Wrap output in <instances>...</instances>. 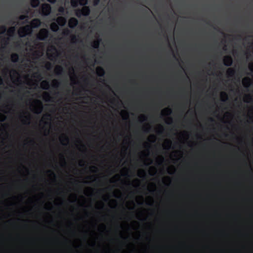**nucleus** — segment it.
I'll return each mask as SVG.
<instances>
[{
	"label": "nucleus",
	"instance_id": "nucleus-1",
	"mask_svg": "<svg viewBox=\"0 0 253 253\" xmlns=\"http://www.w3.org/2000/svg\"><path fill=\"white\" fill-rule=\"evenodd\" d=\"M33 43V47L30 45L27 46L30 49V52L25 54L27 60L21 64V66L24 65L22 69L27 73L22 77V84L17 92V97L21 100L27 96L26 94L29 93L32 88H36L42 79V75L38 69L39 64L38 62L43 55V45L36 42Z\"/></svg>",
	"mask_w": 253,
	"mask_h": 253
},
{
	"label": "nucleus",
	"instance_id": "nucleus-2",
	"mask_svg": "<svg viewBox=\"0 0 253 253\" xmlns=\"http://www.w3.org/2000/svg\"><path fill=\"white\" fill-rule=\"evenodd\" d=\"M1 73L4 79L7 80L9 77L11 81V83L8 81L6 82V86L5 88L8 89L11 88L10 91L17 96V91L19 90L20 86L22 84V79L20 74L15 69H11L9 66L4 67L1 69Z\"/></svg>",
	"mask_w": 253,
	"mask_h": 253
},
{
	"label": "nucleus",
	"instance_id": "nucleus-3",
	"mask_svg": "<svg viewBox=\"0 0 253 253\" xmlns=\"http://www.w3.org/2000/svg\"><path fill=\"white\" fill-rule=\"evenodd\" d=\"M142 145L144 149L138 152L139 159L144 165H150L153 163V160L150 157L151 145L149 142H144Z\"/></svg>",
	"mask_w": 253,
	"mask_h": 253
},
{
	"label": "nucleus",
	"instance_id": "nucleus-4",
	"mask_svg": "<svg viewBox=\"0 0 253 253\" xmlns=\"http://www.w3.org/2000/svg\"><path fill=\"white\" fill-rule=\"evenodd\" d=\"M41 21L38 19L32 20L30 23V25H26L20 27L18 31V35L21 37H24L27 35H31L32 33V29L36 28L40 26Z\"/></svg>",
	"mask_w": 253,
	"mask_h": 253
},
{
	"label": "nucleus",
	"instance_id": "nucleus-5",
	"mask_svg": "<svg viewBox=\"0 0 253 253\" xmlns=\"http://www.w3.org/2000/svg\"><path fill=\"white\" fill-rule=\"evenodd\" d=\"M48 36V30L46 29H42L40 30L39 33L37 35V40H35L33 41H28L26 44V47H25V50L26 51L25 52V54H28V52H30V49L27 48V46H29V45H31L32 47H33L34 44L33 42H37L38 43H42L43 45V54L44 53L45 47L43 43L40 42L38 40L40 41H44L45 40Z\"/></svg>",
	"mask_w": 253,
	"mask_h": 253
},
{
	"label": "nucleus",
	"instance_id": "nucleus-6",
	"mask_svg": "<svg viewBox=\"0 0 253 253\" xmlns=\"http://www.w3.org/2000/svg\"><path fill=\"white\" fill-rule=\"evenodd\" d=\"M128 147L129 146L124 145L120 152L112 154V158L117 164H120L124 161L127 154Z\"/></svg>",
	"mask_w": 253,
	"mask_h": 253
},
{
	"label": "nucleus",
	"instance_id": "nucleus-7",
	"mask_svg": "<svg viewBox=\"0 0 253 253\" xmlns=\"http://www.w3.org/2000/svg\"><path fill=\"white\" fill-rule=\"evenodd\" d=\"M15 110V104L14 101L8 99L1 105V111L5 113L13 114Z\"/></svg>",
	"mask_w": 253,
	"mask_h": 253
},
{
	"label": "nucleus",
	"instance_id": "nucleus-8",
	"mask_svg": "<svg viewBox=\"0 0 253 253\" xmlns=\"http://www.w3.org/2000/svg\"><path fill=\"white\" fill-rule=\"evenodd\" d=\"M30 110L34 113L36 114H41L43 109L42 101L39 99H35L32 101L30 105Z\"/></svg>",
	"mask_w": 253,
	"mask_h": 253
},
{
	"label": "nucleus",
	"instance_id": "nucleus-9",
	"mask_svg": "<svg viewBox=\"0 0 253 253\" xmlns=\"http://www.w3.org/2000/svg\"><path fill=\"white\" fill-rule=\"evenodd\" d=\"M18 118L24 125L29 126L31 123L32 116L27 111H22L18 114Z\"/></svg>",
	"mask_w": 253,
	"mask_h": 253
},
{
	"label": "nucleus",
	"instance_id": "nucleus-10",
	"mask_svg": "<svg viewBox=\"0 0 253 253\" xmlns=\"http://www.w3.org/2000/svg\"><path fill=\"white\" fill-rule=\"evenodd\" d=\"M183 154V152L180 150L172 151L169 154L170 162L173 164H176L182 159Z\"/></svg>",
	"mask_w": 253,
	"mask_h": 253
},
{
	"label": "nucleus",
	"instance_id": "nucleus-11",
	"mask_svg": "<svg viewBox=\"0 0 253 253\" xmlns=\"http://www.w3.org/2000/svg\"><path fill=\"white\" fill-rule=\"evenodd\" d=\"M46 54L49 60L56 61L59 55V53L54 46L50 45L47 47Z\"/></svg>",
	"mask_w": 253,
	"mask_h": 253
},
{
	"label": "nucleus",
	"instance_id": "nucleus-12",
	"mask_svg": "<svg viewBox=\"0 0 253 253\" xmlns=\"http://www.w3.org/2000/svg\"><path fill=\"white\" fill-rule=\"evenodd\" d=\"M42 97L43 100L45 102H56L59 104L62 103L61 97L56 100L54 97L51 96L50 92L47 91L43 92Z\"/></svg>",
	"mask_w": 253,
	"mask_h": 253
},
{
	"label": "nucleus",
	"instance_id": "nucleus-13",
	"mask_svg": "<svg viewBox=\"0 0 253 253\" xmlns=\"http://www.w3.org/2000/svg\"><path fill=\"white\" fill-rule=\"evenodd\" d=\"M68 74L71 81L70 85L74 86V85L78 84H79L78 77L73 66L69 67Z\"/></svg>",
	"mask_w": 253,
	"mask_h": 253
},
{
	"label": "nucleus",
	"instance_id": "nucleus-14",
	"mask_svg": "<svg viewBox=\"0 0 253 253\" xmlns=\"http://www.w3.org/2000/svg\"><path fill=\"white\" fill-rule=\"evenodd\" d=\"M55 111L53 110L50 113H46L44 114L40 121V126L43 125L45 126H49L50 125L51 115L55 113Z\"/></svg>",
	"mask_w": 253,
	"mask_h": 253
},
{
	"label": "nucleus",
	"instance_id": "nucleus-15",
	"mask_svg": "<svg viewBox=\"0 0 253 253\" xmlns=\"http://www.w3.org/2000/svg\"><path fill=\"white\" fill-rule=\"evenodd\" d=\"M156 165L159 167L164 166L166 162L165 157L161 154H155L154 156Z\"/></svg>",
	"mask_w": 253,
	"mask_h": 253
},
{
	"label": "nucleus",
	"instance_id": "nucleus-16",
	"mask_svg": "<svg viewBox=\"0 0 253 253\" xmlns=\"http://www.w3.org/2000/svg\"><path fill=\"white\" fill-rule=\"evenodd\" d=\"M90 13V9L88 6H84L81 9H77L76 11V15L78 17L82 16H88Z\"/></svg>",
	"mask_w": 253,
	"mask_h": 253
},
{
	"label": "nucleus",
	"instance_id": "nucleus-17",
	"mask_svg": "<svg viewBox=\"0 0 253 253\" xmlns=\"http://www.w3.org/2000/svg\"><path fill=\"white\" fill-rule=\"evenodd\" d=\"M59 140L62 145L67 146L69 144L70 138L66 133H62L59 136Z\"/></svg>",
	"mask_w": 253,
	"mask_h": 253
},
{
	"label": "nucleus",
	"instance_id": "nucleus-18",
	"mask_svg": "<svg viewBox=\"0 0 253 253\" xmlns=\"http://www.w3.org/2000/svg\"><path fill=\"white\" fill-rule=\"evenodd\" d=\"M75 146L82 153H85L86 152V148L85 145L82 143V140L78 137L75 140Z\"/></svg>",
	"mask_w": 253,
	"mask_h": 253
},
{
	"label": "nucleus",
	"instance_id": "nucleus-19",
	"mask_svg": "<svg viewBox=\"0 0 253 253\" xmlns=\"http://www.w3.org/2000/svg\"><path fill=\"white\" fill-rule=\"evenodd\" d=\"M40 13L42 15H48L51 12V7L47 3L43 4L40 8Z\"/></svg>",
	"mask_w": 253,
	"mask_h": 253
},
{
	"label": "nucleus",
	"instance_id": "nucleus-20",
	"mask_svg": "<svg viewBox=\"0 0 253 253\" xmlns=\"http://www.w3.org/2000/svg\"><path fill=\"white\" fill-rule=\"evenodd\" d=\"M10 40V38L9 37L1 36H0V48H5L6 46L8 45L9 42Z\"/></svg>",
	"mask_w": 253,
	"mask_h": 253
},
{
	"label": "nucleus",
	"instance_id": "nucleus-21",
	"mask_svg": "<svg viewBox=\"0 0 253 253\" xmlns=\"http://www.w3.org/2000/svg\"><path fill=\"white\" fill-rule=\"evenodd\" d=\"M172 141L169 139H166L163 143V149L165 150H169L171 148Z\"/></svg>",
	"mask_w": 253,
	"mask_h": 253
},
{
	"label": "nucleus",
	"instance_id": "nucleus-22",
	"mask_svg": "<svg viewBox=\"0 0 253 253\" xmlns=\"http://www.w3.org/2000/svg\"><path fill=\"white\" fill-rule=\"evenodd\" d=\"M242 83L244 87L248 88L252 84V80L249 77H245L242 79Z\"/></svg>",
	"mask_w": 253,
	"mask_h": 253
},
{
	"label": "nucleus",
	"instance_id": "nucleus-23",
	"mask_svg": "<svg viewBox=\"0 0 253 253\" xmlns=\"http://www.w3.org/2000/svg\"><path fill=\"white\" fill-rule=\"evenodd\" d=\"M190 136V133L189 131L183 130L180 132V137L184 141H187Z\"/></svg>",
	"mask_w": 253,
	"mask_h": 253
},
{
	"label": "nucleus",
	"instance_id": "nucleus-24",
	"mask_svg": "<svg viewBox=\"0 0 253 253\" xmlns=\"http://www.w3.org/2000/svg\"><path fill=\"white\" fill-rule=\"evenodd\" d=\"M224 64L227 66H230L232 65L233 60L231 56L226 55L223 59Z\"/></svg>",
	"mask_w": 253,
	"mask_h": 253
},
{
	"label": "nucleus",
	"instance_id": "nucleus-25",
	"mask_svg": "<svg viewBox=\"0 0 253 253\" xmlns=\"http://www.w3.org/2000/svg\"><path fill=\"white\" fill-rule=\"evenodd\" d=\"M172 113V110L169 107H166L161 111V115L163 117L170 116Z\"/></svg>",
	"mask_w": 253,
	"mask_h": 253
},
{
	"label": "nucleus",
	"instance_id": "nucleus-26",
	"mask_svg": "<svg viewBox=\"0 0 253 253\" xmlns=\"http://www.w3.org/2000/svg\"><path fill=\"white\" fill-rule=\"evenodd\" d=\"M50 86L49 82L46 80L42 81L40 83V86L43 90H49Z\"/></svg>",
	"mask_w": 253,
	"mask_h": 253
},
{
	"label": "nucleus",
	"instance_id": "nucleus-27",
	"mask_svg": "<svg viewBox=\"0 0 253 253\" xmlns=\"http://www.w3.org/2000/svg\"><path fill=\"white\" fill-rule=\"evenodd\" d=\"M78 24V21L76 18H71L68 21L69 27L71 28H75Z\"/></svg>",
	"mask_w": 253,
	"mask_h": 253
},
{
	"label": "nucleus",
	"instance_id": "nucleus-28",
	"mask_svg": "<svg viewBox=\"0 0 253 253\" xmlns=\"http://www.w3.org/2000/svg\"><path fill=\"white\" fill-rule=\"evenodd\" d=\"M46 159H48L50 163H55L57 161L52 151H50V153L47 154Z\"/></svg>",
	"mask_w": 253,
	"mask_h": 253
},
{
	"label": "nucleus",
	"instance_id": "nucleus-29",
	"mask_svg": "<svg viewBox=\"0 0 253 253\" xmlns=\"http://www.w3.org/2000/svg\"><path fill=\"white\" fill-rule=\"evenodd\" d=\"M155 131L158 134H162L165 131L164 127L161 124H158L155 127Z\"/></svg>",
	"mask_w": 253,
	"mask_h": 253
},
{
	"label": "nucleus",
	"instance_id": "nucleus-30",
	"mask_svg": "<svg viewBox=\"0 0 253 253\" xmlns=\"http://www.w3.org/2000/svg\"><path fill=\"white\" fill-rule=\"evenodd\" d=\"M58 158L60 164L62 166H63L66 164V160L65 158V156L64 153H59L58 154Z\"/></svg>",
	"mask_w": 253,
	"mask_h": 253
},
{
	"label": "nucleus",
	"instance_id": "nucleus-31",
	"mask_svg": "<svg viewBox=\"0 0 253 253\" xmlns=\"http://www.w3.org/2000/svg\"><path fill=\"white\" fill-rule=\"evenodd\" d=\"M16 158L19 161L20 165L21 167L24 166V161L27 159V157L24 156L23 153H20V155L17 156Z\"/></svg>",
	"mask_w": 253,
	"mask_h": 253
},
{
	"label": "nucleus",
	"instance_id": "nucleus-32",
	"mask_svg": "<svg viewBox=\"0 0 253 253\" xmlns=\"http://www.w3.org/2000/svg\"><path fill=\"white\" fill-rule=\"evenodd\" d=\"M66 21V18L62 16H59L57 18L56 22L59 26H63L65 25Z\"/></svg>",
	"mask_w": 253,
	"mask_h": 253
},
{
	"label": "nucleus",
	"instance_id": "nucleus-33",
	"mask_svg": "<svg viewBox=\"0 0 253 253\" xmlns=\"http://www.w3.org/2000/svg\"><path fill=\"white\" fill-rule=\"evenodd\" d=\"M253 100L252 95L250 93L244 94L243 96V101L247 103H251Z\"/></svg>",
	"mask_w": 253,
	"mask_h": 253
},
{
	"label": "nucleus",
	"instance_id": "nucleus-34",
	"mask_svg": "<svg viewBox=\"0 0 253 253\" xmlns=\"http://www.w3.org/2000/svg\"><path fill=\"white\" fill-rule=\"evenodd\" d=\"M63 68L60 65H56L54 69L55 74L57 76L61 75L63 73Z\"/></svg>",
	"mask_w": 253,
	"mask_h": 253
},
{
	"label": "nucleus",
	"instance_id": "nucleus-35",
	"mask_svg": "<svg viewBox=\"0 0 253 253\" xmlns=\"http://www.w3.org/2000/svg\"><path fill=\"white\" fill-rule=\"evenodd\" d=\"M131 142H132L131 135L129 133L125 137V138L123 141V144L125 145H126L128 146H129L131 144Z\"/></svg>",
	"mask_w": 253,
	"mask_h": 253
},
{
	"label": "nucleus",
	"instance_id": "nucleus-36",
	"mask_svg": "<svg viewBox=\"0 0 253 253\" xmlns=\"http://www.w3.org/2000/svg\"><path fill=\"white\" fill-rule=\"evenodd\" d=\"M61 84L60 82L57 79H53L51 81V86L54 88L57 89L59 88Z\"/></svg>",
	"mask_w": 253,
	"mask_h": 253
},
{
	"label": "nucleus",
	"instance_id": "nucleus-37",
	"mask_svg": "<svg viewBox=\"0 0 253 253\" xmlns=\"http://www.w3.org/2000/svg\"><path fill=\"white\" fill-rule=\"evenodd\" d=\"M224 117L226 119L225 122L229 123L230 120H232V118H233V115L231 113H230L228 111H227V112H225V113L224 114Z\"/></svg>",
	"mask_w": 253,
	"mask_h": 253
},
{
	"label": "nucleus",
	"instance_id": "nucleus-38",
	"mask_svg": "<svg viewBox=\"0 0 253 253\" xmlns=\"http://www.w3.org/2000/svg\"><path fill=\"white\" fill-rule=\"evenodd\" d=\"M152 127L149 123H145L142 126V129L144 132L148 133L151 130Z\"/></svg>",
	"mask_w": 253,
	"mask_h": 253
},
{
	"label": "nucleus",
	"instance_id": "nucleus-39",
	"mask_svg": "<svg viewBox=\"0 0 253 253\" xmlns=\"http://www.w3.org/2000/svg\"><path fill=\"white\" fill-rule=\"evenodd\" d=\"M15 30V27L14 26L9 27L7 31V36L9 38L12 37L14 34Z\"/></svg>",
	"mask_w": 253,
	"mask_h": 253
},
{
	"label": "nucleus",
	"instance_id": "nucleus-40",
	"mask_svg": "<svg viewBox=\"0 0 253 253\" xmlns=\"http://www.w3.org/2000/svg\"><path fill=\"white\" fill-rule=\"evenodd\" d=\"M236 73L235 70L233 68H229L226 71L227 76L229 78L234 77Z\"/></svg>",
	"mask_w": 253,
	"mask_h": 253
},
{
	"label": "nucleus",
	"instance_id": "nucleus-41",
	"mask_svg": "<svg viewBox=\"0 0 253 253\" xmlns=\"http://www.w3.org/2000/svg\"><path fill=\"white\" fill-rule=\"evenodd\" d=\"M220 100L222 102H225L228 99V95L226 92L221 91L220 93Z\"/></svg>",
	"mask_w": 253,
	"mask_h": 253
},
{
	"label": "nucleus",
	"instance_id": "nucleus-42",
	"mask_svg": "<svg viewBox=\"0 0 253 253\" xmlns=\"http://www.w3.org/2000/svg\"><path fill=\"white\" fill-rule=\"evenodd\" d=\"M101 42V39H97L95 40H94L93 42H92L91 43V46L95 49H97L99 46V44Z\"/></svg>",
	"mask_w": 253,
	"mask_h": 253
},
{
	"label": "nucleus",
	"instance_id": "nucleus-43",
	"mask_svg": "<svg viewBox=\"0 0 253 253\" xmlns=\"http://www.w3.org/2000/svg\"><path fill=\"white\" fill-rule=\"evenodd\" d=\"M59 25L56 22H53L50 24V29L53 32H57L59 30Z\"/></svg>",
	"mask_w": 253,
	"mask_h": 253
},
{
	"label": "nucleus",
	"instance_id": "nucleus-44",
	"mask_svg": "<svg viewBox=\"0 0 253 253\" xmlns=\"http://www.w3.org/2000/svg\"><path fill=\"white\" fill-rule=\"evenodd\" d=\"M96 74L99 77H103L105 74V71L104 69L100 67H98L96 69Z\"/></svg>",
	"mask_w": 253,
	"mask_h": 253
},
{
	"label": "nucleus",
	"instance_id": "nucleus-45",
	"mask_svg": "<svg viewBox=\"0 0 253 253\" xmlns=\"http://www.w3.org/2000/svg\"><path fill=\"white\" fill-rule=\"evenodd\" d=\"M147 140H148L147 142H149L150 143H153L156 141L157 137L155 134H151L149 135V136L148 137Z\"/></svg>",
	"mask_w": 253,
	"mask_h": 253
},
{
	"label": "nucleus",
	"instance_id": "nucleus-46",
	"mask_svg": "<svg viewBox=\"0 0 253 253\" xmlns=\"http://www.w3.org/2000/svg\"><path fill=\"white\" fill-rule=\"evenodd\" d=\"M148 119L147 115L142 114L139 115L138 117V121L140 123H143L146 121Z\"/></svg>",
	"mask_w": 253,
	"mask_h": 253
},
{
	"label": "nucleus",
	"instance_id": "nucleus-47",
	"mask_svg": "<svg viewBox=\"0 0 253 253\" xmlns=\"http://www.w3.org/2000/svg\"><path fill=\"white\" fill-rule=\"evenodd\" d=\"M9 113H5L4 112L1 111V108L0 109V122H3L5 121L6 119V114H8Z\"/></svg>",
	"mask_w": 253,
	"mask_h": 253
},
{
	"label": "nucleus",
	"instance_id": "nucleus-48",
	"mask_svg": "<svg viewBox=\"0 0 253 253\" xmlns=\"http://www.w3.org/2000/svg\"><path fill=\"white\" fill-rule=\"evenodd\" d=\"M11 60L13 63L17 62L19 60V56L17 53H12L11 54Z\"/></svg>",
	"mask_w": 253,
	"mask_h": 253
},
{
	"label": "nucleus",
	"instance_id": "nucleus-49",
	"mask_svg": "<svg viewBox=\"0 0 253 253\" xmlns=\"http://www.w3.org/2000/svg\"><path fill=\"white\" fill-rule=\"evenodd\" d=\"M164 120L167 125H171L173 123V119L170 116L164 117Z\"/></svg>",
	"mask_w": 253,
	"mask_h": 253
},
{
	"label": "nucleus",
	"instance_id": "nucleus-50",
	"mask_svg": "<svg viewBox=\"0 0 253 253\" xmlns=\"http://www.w3.org/2000/svg\"><path fill=\"white\" fill-rule=\"evenodd\" d=\"M249 113V120L248 122H253V106L250 109Z\"/></svg>",
	"mask_w": 253,
	"mask_h": 253
},
{
	"label": "nucleus",
	"instance_id": "nucleus-51",
	"mask_svg": "<svg viewBox=\"0 0 253 253\" xmlns=\"http://www.w3.org/2000/svg\"><path fill=\"white\" fill-rule=\"evenodd\" d=\"M35 144H36V142L34 139H31L28 141L26 139L24 141V145H34Z\"/></svg>",
	"mask_w": 253,
	"mask_h": 253
},
{
	"label": "nucleus",
	"instance_id": "nucleus-52",
	"mask_svg": "<svg viewBox=\"0 0 253 253\" xmlns=\"http://www.w3.org/2000/svg\"><path fill=\"white\" fill-rule=\"evenodd\" d=\"M40 4L39 0H31V5L33 7H36L38 6Z\"/></svg>",
	"mask_w": 253,
	"mask_h": 253
},
{
	"label": "nucleus",
	"instance_id": "nucleus-53",
	"mask_svg": "<svg viewBox=\"0 0 253 253\" xmlns=\"http://www.w3.org/2000/svg\"><path fill=\"white\" fill-rule=\"evenodd\" d=\"M52 64L49 62H45L44 64V67L47 70H50L52 68Z\"/></svg>",
	"mask_w": 253,
	"mask_h": 253
},
{
	"label": "nucleus",
	"instance_id": "nucleus-54",
	"mask_svg": "<svg viewBox=\"0 0 253 253\" xmlns=\"http://www.w3.org/2000/svg\"><path fill=\"white\" fill-rule=\"evenodd\" d=\"M70 39H71V42L73 43H76V42L77 41V38L76 36L75 35H73V34H71L70 35Z\"/></svg>",
	"mask_w": 253,
	"mask_h": 253
},
{
	"label": "nucleus",
	"instance_id": "nucleus-55",
	"mask_svg": "<svg viewBox=\"0 0 253 253\" xmlns=\"http://www.w3.org/2000/svg\"><path fill=\"white\" fill-rule=\"evenodd\" d=\"M71 4L73 7H76L79 4V0H71Z\"/></svg>",
	"mask_w": 253,
	"mask_h": 253
},
{
	"label": "nucleus",
	"instance_id": "nucleus-56",
	"mask_svg": "<svg viewBox=\"0 0 253 253\" xmlns=\"http://www.w3.org/2000/svg\"><path fill=\"white\" fill-rule=\"evenodd\" d=\"M6 31V27L5 26H0V34L4 33Z\"/></svg>",
	"mask_w": 253,
	"mask_h": 253
},
{
	"label": "nucleus",
	"instance_id": "nucleus-57",
	"mask_svg": "<svg viewBox=\"0 0 253 253\" xmlns=\"http://www.w3.org/2000/svg\"><path fill=\"white\" fill-rule=\"evenodd\" d=\"M70 34V31L68 29H65L63 32L62 34L64 36H68Z\"/></svg>",
	"mask_w": 253,
	"mask_h": 253
},
{
	"label": "nucleus",
	"instance_id": "nucleus-58",
	"mask_svg": "<svg viewBox=\"0 0 253 253\" xmlns=\"http://www.w3.org/2000/svg\"><path fill=\"white\" fill-rule=\"evenodd\" d=\"M19 20H25V22H27L28 20V17L26 15H20L19 16Z\"/></svg>",
	"mask_w": 253,
	"mask_h": 253
},
{
	"label": "nucleus",
	"instance_id": "nucleus-59",
	"mask_svg": "<svg viewBox=\"0 0 253 253\" xmlns=\"http://www.w3.org/2000/svg\"><path fill=\"white\" fill-rule=\"evenodd\" d=\"M79 3L81 5H85L87 3V0H79Z\"/></svg>",
	"mask_w": 253,
	"mask_h": 253
},
{
	"label": "nucleus",
	"instance_id": "nucleus-60",
	"mask_svg": "<svg viewBox=\"0 0 253 253\" xmlns=\"http://www.w3.org/2000/svg\"><path fill=\"white\" fill-rule=\"evenodd\" d=\"M249 68L251 72H253V62L249 64Z\"/></svg>",
	"mask_w": 253,
	"mask_h": 253
},
{
	"label": "nucleus",
	"instance_id": "nucleus-61",
	"mask_svg": "<svg viewBox=\"0 0 253 253\" xmlns=\"http://www.w3.org/2000/svg\"><path fill=\"white\" fill-rule=\"evenodd\" d=\"M4 78H3L2 77L0 76V85H4Z\"/></svg>",
	"mask_w": 253,
	"mask_h": 253
},
{
	"label": "nucleus",
	"instance_id": "nucleus-62",
	"mask_svg": "<svg viewBox=\"0 0 253 253\" xmlns=\"http://www.w3.org/2000/svg\"><path fill=\"white\" fill-rule=\"evenodd\" d=\"M64 7L63 6H60L59 7V9H58V11L60 13H63L64 12Z\"/></svg>",
	"mask_w": 253,
	"mask_h": 253
},
{
	"label": "nucleus",
	"instance_id": "nucleus-63",
	"mask_svg": "<svg viewBox=\"0 0 253 253\" xmlns=\"http://www.w3.org/2000/svg\"><path fill=\"white\" fill-rule=\"evenodd\" d=\"M100 2V0H93V3L94 6L97 5Z\"/></svg>",
	"mask_w": 253,
	"mask_h": 253
},
{
	"label": "nucleus",
	"instance_id": "nucleus-64",
	"mask_svg": "<svg viewBox=\"0 0 253 253\" xmlns=\"http://www.w3.org/2000/svg\"><path fill=\"white\" fill-rule=\"evenodd\" d=\"M59 94H60V92L59 91H55L53 93V95L55 96H58Z\"/></svg>",
	"mask_w": 253,
	"mask_h": 253
}]
</instances>
